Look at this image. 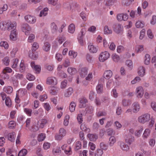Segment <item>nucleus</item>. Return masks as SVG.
<instances>
[{
	"mask_svg": "<svg viewBox=\"0 0 156 156\" xmlns=\"http://www.w3.org/2000/svg\"><path fill=\"white\" fill-rule=\"evenodd\" d=\"M150 119V115L147 113L139 116L137 120L139 123L144 124L148 122Z\"/></svg>",
	"mask_w": 156,
	"mask_h": 156,
	"instance_id": "f257e3e1",
	"label": "nucleus"
},
{
	"mask_svg": "<svg viewBox=\"0 0 156 156\" xmlns=\"http://www.w3.org/2000/svg\"><path fill=\"white\" fill-rule=\"evenodd\" d=\"M135 94L138 98H142L144 94V90L143 88L141 86L137 87L135 90Z\"/></svg>",
	"mask_w": 156,
	"mask_h": 156,
	"instance_id": "f03ea898",
	"label": "nucleus"
},
{
	"mask_svg": "<svg viewBox=\"0 0 156 156\" xmlns=\"http://www.w3.org/2000/svg\"><path fill=\"white\" fill-rule=\"evenodd\" d=\"M110 54L107 51L102 52L99 56V59L101 62H104L110 57Z\"/></svg>",
	"mask_w": 156,
	"mask_h": 156,
	"instance_id": "7ed1b4c3",
	"label": "nucleus"
},
{
	"mask_svg": "<svg viewBox=\"0 0 156 156\" xmlns=\"http://www.w3.org/2000/svg\"><path fill=\"white\" fill-rule=\"evenodd\" d=\"M123 139L125 142L131 144L134 140V137L131 134L125 133L123 135Z\"/></svg>",
	"mask_w": 156,
	"mask_h": 156,
	"instance_id": "20e7f679",
	"label": "nucleus"
},
{
	"mask_svg": "<svg viewBox=\"0 0 156 156\" xmlns=\"http://www.w3.org/2000/svg\"><path fill=\"white\" fill-rule=\"evenodd\" d=\"M61 148L62 150L64 151L65 153L67 156H69L72 154V148L69 145L65 144L62 146Z\"/></svg>",
	"mask_w": 156,
	"mask_h": 156,
	"instance_id": "39448f33",
	"label": "nucleus"
},
{
	"mask_svg": "<svg viewBox=\"0 0 156 156\" xmlns=\"http://www.w3.org/2000/svg\"><path fill=\"white\" fill-rule=\"evenodd\" d=\"M24 19L27 22L30 24H34L36 21V18L33 15H26L24 17Z\"/></svg>",
	"mask_w": 156,
	"mask_h": 156,
	"instance_id": "423d86ee",
	"label": "nucleus"
},
{
	"mask_svg": "<svg viewBox=\"0 0 156 156\" xmlns=\"http://www.w3.org/2000/svg\"><path fill=\"white\" fill-rule=\"evenodd\" d=\"M22 31L26 35H28L31 30V27L27 23L23 24L21 27Z\"/></svg>",
	"mask_w": 156,
	"mask_h": 156,
	"instance_id": "0eeeda50",
	"label": "nucleus"
},
{
	"mask_svg": "<svg viewBox=\"0 0 156 156\" xmlns=\"http://www.w3.org/2000/svg\"><path fill=\"white\" fill-rule=\"evenodd\" d=\"M66 129L63 128H61L59 129V134L55 136V139L57 140H61L64 136L66 135Z\"/></svg>",
	"mask_w": 156,
	"mask_h": 156,
	"instance_id": "6e6552de",
	"label": "nucleus"
},
{
	"mask_svg": "<svg viewBox=\"0 0 156 156\" xmlns=\"http://www.w3.org/2000/svg\"><path fill=\"white\" fill-rule=\"evenodd\" d=\"M46 83L49 85H55L58 83L57 79L55 77H49L47 78Z\"/></svg>",
	"mask_w": 156,
	"mask_h": 156,
	"instance_id": "1a4fd4ad",
	"label": "nucleus"
},
{
	"mask_svg": "<svg viewBox=\"0 0 156 156\" xmlns=\"http://www.w3.org/2000/svg\"><path fill=\"white\" fill-rule=\"evenodd\" d=\"M116 18L119 21H126L128 18V16L126 13H119L117 15Z\"/></svg>",
	"mask_w": 156,
	"mask_h": 156,
	"instance_id": "9d476101",
	"label": "nucleus"
},
{
	"mask_svg": "<svg viewBox=\"0 0 156 156\" xmlns=\"http://www.w3.org/2000/svg\"><path fill=\"white\" fill-rule=\"evenodd\" d=\"M119 145L121 149L124 151H127L129 149V146L123 141H120Z\"/></svg>",
	"mask_w": 156,
	"mask_h": 156,
	"instance_id": "9b49d317",
	"label": "nucleus"
},
{
	"mask_svg": "<svg viewBox=\"0 0 156 156\" xmlns=\"http://www.w3.org/2000/svg\"><path fill=\"white\" fill-rule=\"evenodd\" d=\"M132 111L133 113H137L140 109V107L137 102H135L132 105Z\"/></svg>",
	"mask_w": 156,
	"mask_h": 156,
	"instance_id": "f8f14e48",
	"label": "nucleus"
},
{
	"mask_svg": "<svg viewBox=\"0 0 156 156\" xmlns=\"http://www.w3.org/2000/svg\"><path fill=\"white\" fill-rule=\"evenodd\" d=\"M18 33L16 30H12L10 33L9 36L10 40L15 41L17 38Z\"/></svg>",
	"mask_w": 156,
	"mask_h": 156,
	"instance_id": "ddd939ff",
	"label": "nucleus"
},
{
	"mask_svg": "<svg viewBox=\"0 0 156 156\" xmlns=\"http://www.w3.org/2000/svg\"><path fill=\"white\" fill-rule=\"evenodd\" d=\"M88 69L86 67L80 68L79 70V73L81 77H84L87 74Z\"/></svg>",
	"mask_w": 156,
	"mask_h": 156,
	"instance_id": "4468645a",
	"label": "nucleus"
},
{
	"mask_svg": "<svg viewBox=\"0 0 156 156\" xmlns=\"http://www.w3.org/2000/svg\"><path fill=\"white\" fill-rule=\"evenodd\" d=\"M146 70L145 68L142 66H139L137 70L138 74L141 77H143L145 74Z\"/></svg>",
	"mask_w": 156,
	"mask_h": 156,
	"instance_id": "2eb2a0df",
	"label": "nucleus"
},
{
	"mask_svg": "<svg viewBox=\"0 0 156 156\" xmlns=\"http://www.w3.org/2000/svg\"><path fill=\"white\" fill-rule=\"evenodd\" d=\"M65 38L64 37H58L57 39L53 42L52 48H53L54 47H55V48L56 46H57L58 45V44H62L63 42L65 41Z\"/></svg>",
	"mask_w": 156,
	"mask_h": 156,
	"instance_id": "dca6fc26",
	"label": "nucleus"
},
{
	"mask_svg": "<svg viewBox=\"0 0 156 156\" xmlns=\"http://www.w3.org/2000/svg\"><path fill=\"white\" fill-rule=\"evenodd\" d=\"M30 66L32 69L36 72V73H39L41 71V67L40 66L36 65L34 62H32L30 63Z\"/></svg>",
	"mask_w": 156,
	"mask_h": 156,
	"instance_id": "f3484780",
	"label": "nucleus"
},
{
	"mask_svg": "<svg viewBox=\"0 0 156 156\" xmlns=\"http://www.w3.org/2000/svg\"><path fill=\"white\" fill-rule=\"evenodd\" d=\"M64 7L67 8L69 10L73 9L77 6L76 2H73L70 4L69 3H66L64 4Z\"/></svg>",
	"mask_w": 156,
	"mask_h": 156,
	"instance_id": "a211bd4d",
	"label": "nucleus"
},
{
	"mask_svg": "<svg viewBox=\"0 0 156 156\" xmlns=\"http://www.w3.org/2000/svg\"><path fill=\"white\" fill-rule=\"evenodd\" d=\"M16 23L15 22H8L7 29L8 30H16Z\"/></svg>",
	"mask_w": 156,
	"mask_h": 156,
	"instance_id": "6ab92c4d",
	"label": "nucleus"
},
{
	"mask_svg": "<svg viewBox=\"0 0 156 156\" xmlns=\"http://www.w3.org/2000/svg\"><path fill=\"white\" fill-rule=\"evenodd\" d=\"M151 133V130L149 128H146L144 130L142 135L144 139H147Z\"/></svg>",
	"mask_w": 156,
	"mask_h": 156,
	"instance_id": "aec40b11",
	"label": "nucleus"
},
{
	"mask_svg": "<svg viewBox=\"0 0 156 156\" xmlns=\"http://www.w3.org/2000/svg\"><path fill=\"white\" fill-rule=\"evenodd\" d=\"M114 30L117 34H121L123 31V27L121 25L118 24L116 25Z\"/></svg>",
	"mask_w": 156,
	"mask_h": 156,
	"instance_id": "412c9836",
	"label": "nucleus"
},
{
	"mask_svg": "<svg viewBox=\"0 0 156 156\" xmlns=\"http://www.w3.org/2000/svg\"><path fill=\"white\" fill-rule=\"evenodd\" d=\"M112 72L111 70H106L105 71L103 76L106 79H109L112 77Z\"/></svg>",
	"mask_w": 156,
	"mask_h": 156,
	"instance_id": "4be33fe9",
	"label": "nucleus"
},
{
	"mask_svg": "<svg viewBox=\"0 0 156 156\" xmlns=\"http://www.w3.org/2000/svg\"><path fill=\"white\" fill-rule=\"evenodd\" d=\"M125 65L129 70H132L134 66L133 64L132 60L130 59L126 60L125 63Z\"/></svg>",
	"mask_w": 156,
	"mask_h": 156,
	"instance_id": "5701e85b",
	"label": "nucleus"
},
{
	"mask_svg": "<svg viewBox=\"0 0 156 156\" xmlns=\"http://www.w3.org/2000/svg\"><path fill=\"white\" fill-rule=\"evenodd\" d=\"M51 48V45L49 42L45 41L44 43V44L42 46L43 50L46 51H49Z\"/></svg>",
	"mask_w": 156,
	"mask_h": 156,
	"instance_id": "b1692460",
	"label": "nucleus"
},
{
	"mask_svg": "<svg viewBox=\"0 0 156 156\" xmlns=\"http://www.w3.org/2000/svg\"><path fill=\"white\" fill-rule=\"evenodd\" d=\"M88 49L90 52L92 53H96L98 50L96 46H95L92 44H90L88 46Z\"/></svg>",
	"mask_w": 156,
	"mask_h": 156,
	"instance_id": "393cba45",
	"label": "nucleus"
},
{
	"mask_svg": "<svg viewBox=\"0 0 156 156\" xmlns=\"http://www.w3.org/2000/svg\"><path fill=\"white\" fill-rule=\"evenodd\" d=\"M48 9L47 7L44 8L41 11L39 15V16L41 17L46 16L48 14Z\"/></svg>",
	"mask_w": 156,
	"mask_h": 156,
	"instance_id": "a878e982",
	"label": "nucleus"
},
{
	"mask_svg": "<svg viewBox=\"0 0 156 156\" xmlns=\"http://www.w3.org/2000/svg\"><path fill=\"white\" fill-rule=\"evenodd\" d=\"M116 142L115 137L114 136H111L109 139L108 144L110 147L113 146Z\"/></svg>",
	"mask_w": 156,
	"mask_h": 156,
	"instance_id": "bb28decb",
	"label": "nucleus"
},
{
	"mask_svg": "<svg viewBox=\"0 0 156 156\" xmlns=\"http://www.w3.org/2000/svg\"><path fill=\"white\" fill-rule=\"evenodd\" d=\"M47 3L49 5L53 6H59L60 4L58 0H47Z\"/></svg>",
	"mask_w": 156,
	"mask_h": 156,
	"instance_id": "cd10ccee",
	"label": "nucleus"
},
{
	"mask_svg": "<svg viewBox=\"0 0 156 156\" xmlns=\"http://www.w3.org/2000/svg\"><path fill=\"white\" fill-rule=\"evenodd\" d=\"M47 123V121L46 119H42L38 122L37 125L39 126L40 128H43Z\"/></svg>",
	"mask_w": 156,
	"mask_h": 156,
	"instance_id": "c85d7f7f",
	"label": "nucleus"
},
{
	"mask_svg": "<svg viewBox=\"0 0 156 156\" xmlns=\"http://www.w3.org/2000/svg\"><path fill=\"white\" fill-rule=\"evenodd\" d=\"M111 58L112 60L115 63L118 62L120 59L119 56L115 53H114L112 54Z\"/></svg>",
	"mask_w": 156,
	"mask_h": 156,
	"instance_id": "c756f323",
	"label": "nucleus"
},
{
	"mask_svg": "<svg viewBox=\"0 0 156 156\" xmlns=\"http://www.w3.org/2000/svg\"><path fill=\"white\" fill-rule=\"evenodd\" d=\"M67 71L69 74L72 75L75 74L77 72L76 69L73 67H68L67 69Z\"/></svg>",
	"mask_w": 156,
	"mask_h": 156,
	"instance_id": "7c9ffc66",
	"label": "nucleus"
},
{
	"mask_svg": "<svg viewBox=\"0 0 156 156\" xmlns=\"http://www.w3.org/2000/svg\"><path fill=\"white\" fill-rule=\"evenodd\" d=\"M73 93V90L72 87H69L66 89L64 93V96L66 97H69Z\"/></svg>",
	"mask_w": 156,
	"mask_h": 156,
	"instance_id": "2f4dec72",
	"label": "nucleus"
},
{
	"mask_svg": "<svg viewBox=\"0 0 156 156\" xmlns=\"http://www.w3.org/2000/svg\"><path fill=\"white\" fill-rule=\"evenodd\" d=\"M143 130V127L142 126H140L136 130L135 132V136L137 137H140L141 135Z\"/></svg>",
	"mask_w": 156,
	"mask_h": 156,
	"instance_id": "473e14b6",
	"label": "nucleus"
},
{
	"mask_svg": "<svg viewBox=\"0 0 156 156\" xmlns=\"http://www.w3.org/2000/svg\"><path fill=\"white\" fill-rule=\"evenodd\" d=\"M16 135L15 133L13 132L9 133L7 135L8 139L11 141H14Z\"/></svg>",
	"mask_w": 156,
	"mask_h": 156,
	"instance_id": "72a5a7b5",
	"label": "nucleus"
},
{
	"mask_svg": "<svg viewBox=\"0 0 156 156\" xmlns=\"http://www.w3.org/2000/svg\"><path fill=\"white\" fill-rule=\"evenodd\" d=\"M8 22L2 21L0 23V29L2 31H5L7 29Z\"/></svg>",
	"mask_w": 156,
	"mask_h": 156,
	"instance_id": "f704fd0d",
	"label": "nucleus"
},
{
	"mask_svg": "<svg viewBox=\"0 0 156 156\" xmlns=\"http://www.w3.org/2000/svg\"><path fill=\"white\" fill-rule=\"evenodd\" d=\"M18 51V48L16 46H13V48L10 50V54L12 57H14Z\"/></svg>",
	"mask_w": 156,
	"mask_h": 156,
	"instance_id": "c9c22d12",
	"label": "nucleus"
},
{
	"mask_svg": "<svg viewBox=\"0 0 156 156\" xmlns=\"http://www.w3.org/2000/svg\"><path fill=\"white\" fill-rule=\"evenodd\" d=\"M87 137L90 141H95L98 138L97 135L96 134H89Z\"/></svg>",
	"mask_w": 156,
	"mask_h": 156,
	"instance_id": "e433bc0d",
	"label": "nucleus"
},
{
	"mask_svg": "<svg viewBox=\"0 0 156 156\" xmlns=\"http://www.w3.org/2000/svg\"><path fill=\"white\" fill-rule=\"evenodd\" d=\"M0 46L3 48L5 50H7L9 48V45L7 41H2L0 42Z\"/></svg>",
	"mask_w": 156,
	"mask_h": 156,
	"instance_id": "4c0bfd02",
	"label": "nucleus"
},
{
	"mask_svg": "<svg viewBox=\"0 0 156 156\" xmlns=\"http://www.w3.org/2000/svg\"><path fill=\"white\" fill-rule=\"evenodd\" d=\"M135 25L136 27L137 28H142L144 26V22L140 20L137 21Z\"/></svg>",
	"mask_w": 156,
	"mask_h": 156,
	"instance_id": "58836bf2",
	"label": "nucleus"
},
{
	"mask_svg": "<svg viewBox=\"0 0 156 156\" xmlns=\"http://www.w3.org/2000/svg\"><path fill=\"white\" fill-rule=\"evenodd\" d=\"M50 28L52 33L54 34L56 33L57 30V27L55 23H52L51 24Z\"/></svg>",
	"mask_w": 156,
	"mask_h": 156,
	"instance_id": "ea45409f",
	"label": "nucleus"
},
{
	"mask_svg": "<svg viewBox=\"0 0 156 156\" xmlns=\"http://www.w3.org/2000/svg\"><path fill=\"white\" fill-rule=\"evenodd\" d=\"M76 105V103L74 101H72L70 103L69 106V109L71 112L74 111Z\"/></svg>",
	"mask_w": 156,
	"mask_h": 156,
	"instance_id": "a19ab883",
	"label": "nucleus"
},
{
	"mask_svg": "<svg viewBox=\"0 0 156 156\" xmlns=\"http://www.w3.org/2000/svg\"><path fill=\"white\" fill-rule=\"evenodd\" d=\"M69 119L70 116L69 115L66 114L65 115L63 122V125L65 126H67L68 125Z\"/></svg>",
	"mask_w": 156,
	"mask_h": 156,
	"instance_id": "79ce46f5",
	"label": "nucleus"
},
{
	"mask_svg": "<svg viewBox=\"0 0 156 156\" xmlns=\"http://www.w3.org/2000/svg\"><path fill=\"white\" fill-rule=\"evenodd\" d=\"M68 55L71 58L74 59L77 57V53L74 51L70 50L69 52Z\"/></svg>",
	"mask_w": 156,
	"mask_h": 156,
	"instance_id": "37998d69",
	"label": "nucleus"
},
{
	"mask_svg": "<svg viewBox=\"0 0 156 156\" xmlns=\"http://www.w3.org/2000/svg\"><path fill=\"white\" fill-rule=\"evenodd\" d=\"M151 60V57L150 55L148 54H146L145 55L144 58V62L145 64L148 65L149 64Z\"/></svg>",
	"mask_w": 156,
	"mask_h": 156,
	"instance_id": "c03bdc74",
	"label": "nucleus"
},
{
	"mask_svg": "<svg viewBox=\"0 0 156 156\" xmlns=\"http://www.w3.org/2000/svg\"><path fill=\"white\" fill-rule=\"evenodd\" d=\"M3 91L8 94L11 93L13 91V88L11 86L5 87L3 89Z\"/></svg>",
	"mask_w": 156,
	"mask_h": 156,
	"instance_id": "a18cd8bd",
	"label": "nucleus"
},
{
	"mask_svg": "<svg viewBox=\"0 0 156 156\" xmlns=\"http://www.w3.org/2000/svg\"><path fill=\"white\" fill-rule=\"evenodd\" d=\"M46 138V135L44 133H41L38 135L37 137V140L39 142L44 141Z\"/></svg>",
	"mask_w": 156,
	"mask_h": 156,
	"instance_id": "49530a36",
	"label": "nucleus"
},
{
	"mask_svg": "<svg viewBox=\"0 0 156 156\" xmlns=\"http://www.w3.org/2000/svg\"><path fill=\"white\" fill-rule=\"evenodd\" d=\"M144 49V46L142 45H137L135 47V51L137 53H140L143 51Z\"/></svg>",
	"mask_w": 156,
	"mask_h": 156,
	"instance_id": "de8ad7c7",
	"label": "nucleus"
},
{
	"mask_svg": "<svg viewBox=\"0 0 156 156\" xmlns=\"http://www.w3.org/2000/svg\"><path fill=\"white\" fill-rule=\"evenodd\" d=\"M26 90L24 89H19L17 92L16 95L18 96H22L25 95L26 93Z\"/></svg>",
	"mask_w": 156,
	"mask_h": 156,
	"instance_id": "09e8293b",
	"label": "nucleus"
},
{
	"mask_svg": "<svg viewBox=\"0 0 156 156\" xmlns=\"http://www.w3.org/2000/svg\"><path fill=\"white\" fill-rule=\"evenodd\" d=\"M96 27L94 26H90L87 29V31L92 34H94L96 31Z\"/></svg>",
	"mask_w": 156,
	"mask_h": 156,
	"instance_id": "8fccbe9b",
	"label": "nucleus"
},
{
	"mask_svg": "<svg viewBox=\"0 0 156 156\" xmlns=\"http://www.w3.org/2000/svg\"><path fill=\"white\" fill-rule=\"evenodd\" d=\"M3 63L6 66L9 65L10 62V59L9 57L6 56L2 60Z\"/></svg>",
	"mask_w": 156,
	"mask_h": 156,
	"instance_id": "3c124183",
	"label": "nucleus"
},
{
	"mask_svg": "<svg viewBox=\"0 0 156 156\" xmlns=\"http://www.w3.org/2000/svg\"><path fill=\"white\" fill-rule=\"evenodd\" d=\"M75 30V26L74 24H70L68 27V32L71 34L73 33Z\"/></svg>",
	"mask_w": 156,
	"mask_h": 156,
	"instance_id": "603ef678",
	"label": "nucleus"
},
{
	"mask_svg": "<svg viewBox=\"0 0 156 156\" xmlns=\"http://www.w3.org/2000/svg\"><path fill=\"white\" fill-rule=\"evenodd\" d=\"M43 105L45 110L47 112H49L51 109V106L48 103H43Z\"/></svg>",
	"mask_w": 156,
	"mask_h": 156,
	"instance_id": "864d4df0",
	"label": "nucleus"
},
{
	"mask_svg": "<svg viewBox=\"0 0 156 156\" xmlns=\"http://www.w3.org/2000/svg\"><path fill=\"white\" fill-rule=\"evenodd\" d=\"M103 153V150L100 149H97L95 152L94 156H101Z\"/></svg>",
	"mask_w": 156,
	"mask_h": 156,
	"instance_id": "5fc2aeb1",
	"label": "nucleus"
},
{
	"mask_svg": "<svg viewBox=\"0 0 156 156\" xmlns=\"http://www.w3.org/2000/svg\"><path fill=\"white\" fill-rule=\"evenodd\" d=\"M114 86L113 81L112 80H108L106 84L107 87L108 89H110Z\"/></svg>",
	"mask_w": 156,
	"mask_h": 156,
	"instance_id": "6e6d98bb",
	"label": "nucleus"
},
{
	"mask_svg": "<svg viewBox=\"0 0 156 156\" xmlns=\"http://www.w3.org/2000/svg\"><path fill=\"white\" fill-rule=\"evenodd\" d=\"M87 102V100L85 98H82L80 100L79 107L82 108L84 106V105Z\"/></svg>",
	"mask_w": 156,
	"mask_h": 156,
	"instance_id": "4d7b16f0",
	"label": "nucleus"
},
{
	"mask_svg": "<svg viewBox=\"0 0 156 156\" xmlns=\"http://www.w3.org/2000/svg\"><path fill=\"white\" fill-rule=\"evenodd\" d=\"M27 153V151L26 149H23L19 152L18 156H25Z\"/></svg>",
	"mask_w": 156,
	"mask_h": 156,
	"instance_id": "13d9d810",
	"label": "nucleus"
},
{
	"mask_svg": "<svg viewBox=\"0 0 156 156\" xmlns=\"http://www.w3.org/2000/svg\"><path fill=\"white\" fill-rule=\"evenodd\" d=\"M111 93L112 96L115 98H117L119 94L116 89L115 88L112 89Z\"/></svg>",
	"mask_w": 156,
	"mask_h": 156,
	"instance_id": "bf43d9fd",
	"label": "nucleus"
},
{
	"mask_svg": "<svg viewBox=\"0 0 156 156\" xmlns=\"http://www.w3.org/2000/svg\"><path fill=\"white\" fill-rule=\"evenodd\" d=\"M76 118L78 123L79 124H81L83 121L82 114L80 113L78 114Z\"/></svg>",
	"mask_w": 156,
	"mask_h": 156,
	"instance_id": "052dcab7",
	"label": "nucleus"
},
{
	"mask_svg": "<svg viewBox=\"0 0 156 156\" xmlns=\"http://www.w3.org/2000/svg\"><path fill=\"white\" fill-rule=\"evenodd\" d=\"M81 143L79 141H77L75 143V150L76 151L78 150L81 149Z\"/></svg>",
	"mask_w": 156,
	"mask_h": 156,
	"instance_id": "680f3d73",
	"label": "nucleus"
},
{
	"mask_svg": "<svg viewBox=\"0 0 156 156\" xmlns=\"http://www.w3.org/2000/svg\"><path fill=\"white\" fill-rule=\"evenodd\" d=\"M96 90L98 93H100L103 91V86L102 84H98L96 87Z\"/></svg>",
	"mask_w": 156,
	"mask_h": 156,
	"instance_id": "e2e57ef3",
	"label": "nucleus"
},
{
	"mask_svg": "<svg viewBox=\"0 0 156 156\" xmlns=\"http://www.w3.org/2000/svg\"><path fill=\"white\" fill-rule=\"evenodd\" d=\"M8 8V6L6 4H4L2 6L0 7V14H2L3 12L7 10Z\"/></svg>",
	"mask_w": 156,
	"mask_h": 156,
	"instance_id": "0e129e2a",
	"label": "nucleus"
},
{
	"mask_svg": "<svg viewBox=\"0 0 156 156\" xmlns=\"http://www.w3.org/2000/svg\"><path fill=\"white\" fill-rule=\"evenodd\" d=\"M125 50L124 47L122 45H119L117 48V52L118 53H121L123 52Z\"/></svg>",
	"mask_w": 156,
	"mask_h": 156,
	"instance_id": "69168bd1",
	"label": "nucleus"
},
{
	"mask_svg": "<svg viewBox=\"0 0 156 156\" xmlns=\"http://www.w3.org/2000/svg\"><path fill=\"white\" fill-rule=\"evenodd\" d=\"M67 81L66 80H65L62 81L61 83V88L62 89H64L67 86Z\"/></svg>",
	"mask_w": 156,
	"mask_h": 156,
	"instance_id": "338daca9",
	"label": "nucleus"
},
{
	"mask_svg": "<svg viewBox=\"0 0 156 156\" xmlns=\"http://www.w3.org/2000/svg\"><path fill=\"white\" fill-rule=\"evenodd\" d=\"M150 24L152 25H154L156 23V16L153 15L150 21Z\"/></svg>",
	"mask_w": 156,
	"mask_h": 156,
	"instance_id": "774afa93",
	"label": "nucleus"
}]
</instances>
